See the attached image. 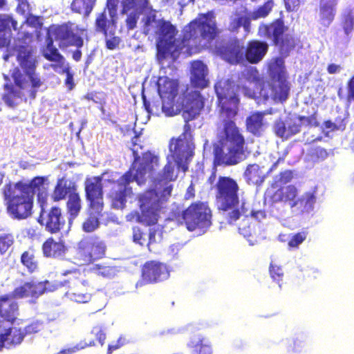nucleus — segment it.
Masks as SVG:
<instances>
[{"instance_id": "a878e982", "label": "nucleus", "mask_w": 354, "mask_h": 354, "mask_svg": "<svg viewBox=\"0 0 354 354\" xmlns=\"http://www.w3.org/2000/svg\"><path fill=\"white\" fill-rule=\"evenodd\" d=\"M18 22L12 15L0 14V48L7 47L10 44V36L6 33L11 34L12 30L19 31Z\"/></svg>"}, {"instance_id": "7ed1b4c3", "label": "nucleus", "mask_w": 354, "mask_h": 354, "mask_svg": "<svg viewBox=\"0 0 354 354\" xmlns=\"http://www.w3.org/2000/svg\"><path fill=\"white\" fill-rule=\"evenodd\" d=\"M32 42V34L24 32L21 37L15 39L13 52L19 66L15 67L10 74L13 84H5L6 91L2 100L9 107H15L19 102L36 97L39 88L43 84L40 76L36 73L37 59L36 48Z\"/></svg>"}, {"instance_id": "1a4fd4ad", "label": "nucleus", "mask_w": 354, "mask_h": 354, "mask_svg": "<svg viewBox=\"0 0 354 354\" xmlns=\"http://www.w3.org/2000/svg\"><path fill=\"white\" fill-rule=\"evenodd\" d=\"M67 279L62 281H52V287L55 290L66 287L65 296L69 299L77 303H87L92 297L93 286L92 283L79 270H73L66 272Z\"/></svg>"}, {"instance_id": "4468645a", "label": "nucleus", "mask_w": 354, "mask_h": 354, "mask_svg": "<svg viewBox=\"0 0 354 354\" xmlns=\"http://www.w3.org/2000/svg\"><path fill=\"white\" fill-rule=\"evenodd\" d=\"M140 272V279L136 284L137 288L147 284L162 282L170 275L167 265L156 260L146 261L141 266Z\"/></svg>"}, {"instance_id": "8fccbe9b", "label": "nucleus", "mask_w": 354, "mask_h": 354, "mask_svg": "<svg viewBox=\"0 0 354 354\" xmlns=\"http://www.w3.org/2000/svg\"><path fill=\"white\" fill-rule=\"evenodd\" d=\"M131 147L130 149L132 151L134 158L137 156H140L139 152L143 149V145L142 144L140 133H136L134 136L131 138Z\"/></svg>"}, {"instance_id": "6ab92c4d", "label": "nucleus", "mask_w": 354, "mask_h": 354, "mask_svg": "<svg viewBox=\"0 0 354 354\" xmlns=\"http://www.w3.org/2000/svg\"><path fill=\"white\" fill-rule=\"evenodd\" d=\"M53 291H55V288L52 287V281L46 280L37 282L31 280L16 287L10 294L14 299L25 297L37 299L44 292Z\"/></svg>"}, {"instance_id": "20e7f679", "label": "nucleus", "mask_w": 354, "mask_h": 354, "mask_svg": "<svg viewBox=\"0 0 354 354\" xmlns=\"http://www.w3.org/2000/svg\"><path fill=\"white\" fill-rule=\"evenodd\" d=\"M160 165V157L158 153L147 150L133 159L130 168L117 180H109L111 183L107 197L114 209H123L127 198L133 194L130 183L134 180L138 184L145 183L147 178L153 177Z\"/></svg>"}, {"instance_id": "0e129e2a", "label": "nucleus", "mask_w": 354, "mask_h": 354, "mask_svg": "<svg viewBox=\"0 0 354 354\" xmlns=\"http://www.w3.org/2000/svg\"><path fill=\"white\" fill-rule=\"evenodd\" d=\"M286 9L288 12L297 11L301 0H283Z\"/></svg>"}, {"instance_id": "13d9d810", "label": "nucleus", "mask_w": 354, "mask_h": 354, "mask_svg": "<svg viewBox=\"0 0 354 354\" xmlns=\"http://www.w3.org/2000/svg\"><path fill=\"white\" fill-rule=\"evenodd\" d=\"M132 231V239L133 242L140 245H144L146 243L145 233L139 227H133Z\"/></svg>"}, {"instance_id": "6e6552de", "label": "nucleus", "mask_w": 354, "mask_h": 354, "mask_svg": "<svg viewBox=\"0 0 354 354\" xmlns=\"http://www.w3.org/2000/svg\"><path fill=\"white\" fill-rule=\"evenodd\" d=\"M165 185L161 191V198L153 189H148L138 197L140 212L137 214V221L145 225H153L158 223L162 209V201H167L171 194L173 186L169 183H162Z\"/></svg>"}, {"instance_id": "f704fd0d", "label": "nucleus", "mask_w": 354, "mask_h": 354, "mask_svg": "<svg viewBox=\"0 0 354 354\" xmlns=\"http://www.w3.org/2000/svg\"><path fill=\"white\" fill-rule=\"evenodd\" d=\"M122 15L129 12H143L149 8V0H121Z\"/></svg>"}, {"instance_id": "c756f323", "label": "nucleus", "mask_w": 354, "mask_h": 354, "mask_svg": "<svg viewBox=\"0 0 354 354\" xmlns=\"http://www.w3.org/2000/svg\"><path fill=\"white\" fill-rule=\"evenodd\" d=\"M11 294H6L0 296V317L3 319L13 323L17 319L19 307Z\"/></svg>"}, {"instance_id": "338daca9", "label": "nucleus", "mask_w": 354, "mask_h": 354, "mask_svg": "<svg viewBox=\"0 0 354 354\" xmlns=\"http://www.w3.org/2000/svg\"><path fill=\"white\" fill-rule=\"evenodd\" d=\"M120 43V39L119 37H112L106 40V46L109 50H114L118 47Z\"/></svg>"}, {"instance_id": "39448f33", "label": "nucleus", "mask_w": 354, "mask_h": 354, "mask_svg": "<svg viewBox=\"0 0 354 354\" xmlns=\"http://www.w3.org/2000/svg\"><path fill=\"white\" fill-rule=\"evenodd\" d=\"M204 102L200 92L192 91L187 97L185 109L182 111L184 120L183 133L178 138H171L169 142V154L177 168L185 172L194 155L195 145L192 131L195 126L190 122L196 120L203 109Z\"/></svg>"}, {"instance_id": "2f4dec72", "label": "nucleus", "mask_w": 354, "mask_h": 354, "mask_svg": "<svg viewBox=\"0 0 354 354\" xmlns=\"http://www.w3.org/2000/svg\"><path fill=\"white\" fill-rule=\"evenodd\" d=\"M115 17L108 19L106 8L99 13L95 20V30L102 33L105 37L114 35L116 30V21Z\"/></svg>"}, {"instance_id": "bf43d9fd", "label": "nucleus", "mask_w": 354, "mask_h": 354, "mask_svg": "<svg viewBox=\"0 0 354 354\" xmlns=\"http://www.w3.org/2000/svg\"><path fill=\"white\" fill-rule=\"evenodd\" d=\"M62 73L66 74V79L64 80V84L66 86L68 91L73 90L75 86V83L73 81V74L71 72V68L68 66L66 67L62 68Z\"/></svg>"}, {"instance_id": "052dcab7", "label": "nucleus", "mask_w": 354, "mask_h": 354, "mask_svg": "<svg viewBox=\"0 0 354 354\" xmlns=\"http://www.w3.org/2000/svg\"><path fill=\"white\" fill-rule=\"evenodd\" d=\"M174 100H168L166 102L162 100L161 104L162 111L165 114L166 116H173L176 114L174 110Z\"/></svg>"}, {"instance_id": "cd10ccee", "label": "nucleus", "mask_w": 354, "mask_h": 354, "mask_svg": "<svg viewBox=\"0 0 354 354\" xmlns=\"http://www.w3.org/2000/svg\"><path fill=\"white\" fill-rule=\"evenodd\" d=\"M207 68L206 65L200 60H196L191 64V84L195 88H203L208 84L206 79Z\"/></svg>"}, {"instance_id": "ea45409f", "label": "nucleus", "mask_w": 354, "mask_h": 354, "mask_svg": "<svg viewBox=\"0 0 354 354\" xmlns=\"http://www.w3.org/2000/svg\"><path fill=\"white\" fill-rule=\"evenodd\" d=\"M95 5L88 0H73L71 9L73 12L88 17Z\"/></svg>"}, {"instance_id": "aec40b11", "label": "nucleus", "mask_w": 354, "mask_h": 354, "mask_svg": "<svg viewBox=\"0 0 354 354\" xmlns=\"http://www.w3.org/2000/svg\"><path fill=\"white\" fill-rule=\"evenodd\" d=\"M46 181V176H35L28 183L19 180L15 183L33 201L35 195L37 194V202L39 206H42L48 203V187L45 185Z\"/></svg>"}, {"instance_id": "423d86ee", "label": "nucleus", "mask_w": 354, "mask_h": 354, "mask_svg": "<svg viewBox=\"0 0 354 354\" xmlns=\"http://www.w3.org/2000/svg\"><path fill=\"white\" fill-rule=\"evenodd\" d=\"M211 12L199 13L182 30L180 48L188 55L210 48L220 30Z\"/></svg>"}, {"instance_id": "e2e57ef3", "label": "nucleus", "mask_w": 354, "mask_h": 354, "mask_svg": "<svg viewBox=\"0 0 354 354\" xmlns=\"http://www.w3.org/2000/svg\"><path fill=\"white\" fill-rule=\"evenodd\" d=\"M91 333L94 334L100 344L102 346L104 343V340L106 339V335L100 326H95L93 328Z\"/></svg>"}, {"instance_id": "bb28decb", "label": "nucleus", "mask_w": 354, "mask_h": 354, "mask_svg": "<svg viewBox=\"0 0 354 354\" xmlns=\"http://www.w3.org/2000/svg\"><path fill=\"white\" fill-rule=\"evenodd\" d=\"M157 90L162 100H174L178 93V82L166 76L159 77Z\"/></svg>"}, {"instance_id": "6e6d98bb", "label": "nucleus", "mask_w": 354, "mask_h": 354, "mask_svg": "<svg viewBox=\"0 0 354 354\" xmlns=\"http://www.w3.org/2000/svg\"><path fill=\"white\" fill-rule=\"evenodd\" d=\"M142 12H129L125 19L126 26L128 30H133L136 27L140 15Z\"/></svg>"}, {"instance_id": "de8ad7c7", "label": "nucleus", "mask_w": 354, "mask_h": 354, "mask_svg": "<svg viewBox=\"0 0 354 354\" xmlns=\"http://www.w3.org/2000/svg\"><path fill=\"white\" fill-rule=\"evenodd\" d=\"M342 28L346 35L352 32L354 27V16L351 10L348 11L342 16Z\"/></svg>"}, {"instance_id": "4c0bfd02", "label": "nucleus", "mask_w": 354, "mask_h": 354, "mask_svg": "<svg viewBox=\"0 0 354 354\" xmlns=\"http://www.w3.org/2000/svg\"><path fill=\"white\" fill-rule=\"evenodd\" d=\"M66 207L67 213L69 215V219L74 220L82 209V199L77 191L75 193H72V194L68 197Z\"/></svg>"}, {"instance_id": "f257e3e1", "label": "nucleus", "mask_w": 354, "mask_h": 354, "mask_svg": "<svg viewBox=\"0 0 354 354\" xmlns=\"http://www.w3.org/2000/svg\"><path fill=\"white\" fill-rule=\"evenodd\" d=\"M257 35L261 38L268 39L277 49L279 57L274 59L268 66L272 83L266 81L255 67H248L242 72V76L254 88L243 86L244 94L252 99L261 98L268 100L270 97L281 102H285L289 95L290 86L287 80L283 59L290 56L299 42L298 37L290 31L283 17L268 23L259 24Z\"/></svg>"}, {"instance_id": "9b49d317", "label": "nucleus", "mask_w": 354, "mask_h": 354, "mask_svg": "<svg viewBox=\"0 0 354 354\" xmlns=\"http://www.w3.org/2000/svg\"><path fill=\"white\" fill-rule=\"evenodd\" d=\"M153 32L156 37V57L159 63H162L174 53L178 30L169 21L160 19L156 21Z\"/></svg>"}, {"instance_id": "5fc2aeb1", "label": "nucleus", "mask_w": 354, "mask_h": 354, "mask_svg": "<svg viewBox=\"0 0 354 354\" xmlns=\"http://www.w3.org/2000/svg\"><path fill=\"white\" fill-rule=\"evenodd\" d=\"M7 333H9V336L12 337V342L15 344H21L24 337V334L20 328H8L6 329Z\"/></svg>"}, {"instance_id": "09e8293b", "label": "nucleus", "mask_w": 354, "mask_h": 354, "mask_svg": "<svg viewBox=\"0 0 354 354\" xmlns=\"http://www.w3.org/2000/svg\"><path fill=\"white\" fill-rule=\"evenodd\" d=\"M307 234L308 233L306 231L299 232L292 234L288 241V247L290 248H298V246L306 240Z\"/></svg>"}, {"instance_id": "37998d69", "label": "nucleus", "mask_w": 354, "mask_h": 354, "mask_svg": "<svg viewBox=\"0 0 354 354\" xmlns=\"http://www.w3.org/2000/svg\"><path fill=\"white\" fill-rule=\"evenodd\" d=\"M204 338H201L197 342L191 341L188 347L194 349L195 354H212V349L210 344L204 342Z\"/></svg>"}, {"instance_id": "dca6fc26", "label": "nucleus", "mask_w": 354, "mask_h": 354, "mask_svg": "<svg viewBox=\"0 0 354 354\" xmlns=\"http://www.w3.org/2000/svg\"><path fill=\"white\" fill-rule=\"evenodd\" d=\"M47 206L48 204L39 206L40 212L37 221L50 234H58L64 229L66 225L62 209L57 205H53L50 208H48Z\"/></svg>"}, {"instance_id": "f3484780", "label": "nucleus", "mask_w": 354, "mask_h": 354, "mask_svg": "<svg viewBox=\"0 0 354 354\" xmlns=\"http://www.w3.org/2000/svg\"><path fill=\"white\" fill-rule=\"evenodd\" d=\"M47 36L54 37L60 44L65 46H76L77 48L84 45L81 36L75 32L73 24L68 21L62 24H52L47 29Z\"/></svg>"}, {"instance_id": "49530a36", "label": "nucleus", "mask_w": 354, "mask_h": 354, "mask_svg": "<svg viewBox=\"0 0 354 354\" xmlns=\"http://www.w3.org/2000/svg\"><path fill=\"white\" fill-rule=\"evenodd\" d=\"M93 269L96 270L98 275L106 278L113 277L117 272L115 266H103L101 264L95 265Z\"/></svg>"}, {"instance_id": "4d7b16f0", "label": "nucleus", "mask_w": 354, "mask_h": 354, "mask_svg": "<svg viewBox=\"0 0 354 354\" xmlns=\"http://www.w3.org/2000/svg\"><path fill=\"white\" fill-rule=\"evenodd\" d=\"M43 326L44 324L42 322L38 320L33 321L24 328V333L26 335L37 333L43 328Z\"/></svg>"}, {"instance_id": "603ef678", "label": "nucleus", "mask_w": 354, "mask_h": 354, "mask_svg": "<svg viewBox=\"0 0 354 354\" xmlns=\"http://www.w3.org/2000/svg\"><path fill=\"white\" fill-rule=\"evenodd\" d=\"M293 178V173L290 170L280 172L274 178V184L285 185L290 183Z\"/></svg>"}, {"instance_id": "72a5a7b5", "label": "nucleus", "mask_w": 354, "mask_h": 354, "mask_svg": "<svg viewBox=\"0 0 354 354\" xmlns=\"http://www.w3.org/2000/svg\"><path fill=\"white\" fill-rule=\"evenodd\" d=\"M243 175L248 183L257 185H261L266 177L262 168L257 164L249 165Z\"/></svg>"}, {"instance_id": "c85d7f7f", "label": "nucleus", "mask_w": 354, "mask_h": 354, "mask_svg": "<svg viewBox=\"0 0 354 354\" xmlns=\"http://www.w3.org/2000/svg\"><path fill=\"white\" fill-rule=\"evenodd\" d=\"M337 0H320L319 6V21L324 27H328L336 15Z\"/></svg>"}, {"instance_id": "b1692460", "label": "nucleus", "mask_w": 354, "mask_h": 354, "mask_svg": "<svg viewBox=\"0 0 354 354\" xmlns=\"http://www.w3.org/2000/svg\"><path fill=\"white\" fill-rule=\"evenodd\" d=\"M298 196V190L293 185L281 186L270 196L272 203H282L288 205L291 208L296 207L295 199Z\"/></svg>"}, {"instance_id": "864d4df0", "label": "nucleus", "mask_w": 354, "mask_h": 354, "mask_svg": "<svg viewBox=\"0 0 354 354\" xmlns=\"http://www.w3.org/2000/svg\"><path fill=\"white\" fill-rule=\"evenodd\" d=\"M297 120H300L301 125L304 126L317 127L319 125L317 118V112H314L310 116L299 115L297 117Z\"/></svg>"}, {"instance_id": "4be33fe9", "label": "nucleus", "mask_w": 354, "mask_h": 354, "mask_svg": "<svg viewBox=\"0 0 354 354\" xmlns=\"http://www.w3.org/2000/svg\"><path fill=\"white\" fill-rule=\"evenodd\" d=\"M269 44L266 41L251 39L248 41L243 51V61L251 64L259 63L268 53Z\"/></svg>"}, {"instance_id": "a18cd8bd", "label": "nucleus", "mask_w": 354, "mask_h": 354, "mask_svg": "<svg viewBox=\"0 0 354 354\" xmlns=\"http://www.w3.org/2000/svg\"><path fill=\"white\" fill-rule=\"evenodd\" d=\"M308 156L313 162H319L328 158V152L326 149L317 147L310 149Z\"/></svg>"}, {"instance_id": "393cba45", "label": "nucleus", "mask_w": 354, "mask_h": 354, "mask_svg": "<svg viewBox=\"0 0 354 354\" xmlns=\"http://www.w3.org/2000/svg\"><path fill=\"white\" fill-rule=\"evenodd\" d=\"M77 191L76 183L68 180L66 177L59 178L53 188L51 199L53 202H59L64 200L66 196L69 197L72 193Z\"/></svg>"}, {"instance_id": "69168bd1", "label": "nucleus", "mask_w": 354, "mask_h": 354, "mask_svg": "<svg viewBox=\"0 0 354 354\" xmlns=\"http://www.w3.org/2000/svg\"><path fill=\"white\" fill-rule=\"evenodd\" d=\"M119 0H106V9H108L111 17H115L117 12Z\"/></svg>"}, {"instance_id": "f03ea898", "label": "nucleus", "mask_w": 354, "mask_h": 354, "mask_svg": "<svg viewBox=\"0 0 354 354\" xmlns=\"http://www.w3.org/2000/svg\"><path fill=\"white\" fill-rule=\"evenodd\" d=\"M215 92L221 107V113L225 116L217 142L213 145V165L232 166L246 158V142L241 129L233 118L238 113L239 99L233 86L227 81L215 84Z\"/></svg>"}, {"instance_id": "2eb2a0df", "label": "nucleus", "mask_w": 354, "mask_h": 354, "mask_svg": "<svg viewBox=\"0 0 354 354\" xmlns=\"http://www.w3.org/2000/svg\"><path fill=\"white\" fill-rule=\"evenodd\" d=\"M103 175L86 178L84 186L85 198L91 211L100 215L104 209Z\"/></svg>"}, {"instance_id": "58836bf2", "label": "nucleus", "mask_w": 354, "mask_h": 354, "mask_svg": "<svg viewBox=\"0 0 354 354\" xmlns=\"http://www.w3.org/2000/svg\"><path fill=\"white\" fill-rule=\"evenodd\" d=\"M315 196L313 192H306L301 197L295 199L296 207L302 212H309L313 208L315 203Z\"/></svg>"}, {"instance_id": "0eeeda50", "label": "nucleus", "mask_w": 354, "mask_h": 354, "mask_svg": "<svg viewBox=\"0 0 354 354\" xmlns=\"http://www.w3.org/2000/svg\"><path fill=\"white\" fill-rule=\"evenodd\" d=\"M214 189L217 208L227 212L225 218L229 224H234L241 216H247L248 203L244 200L240 201V187L235 179L219 176Z\"/></svg>"}, {"instance_id": "412c9836", "label": "nucleus", "mask_w": 354, "mask_h": 354, "mask_svg": "<svg viewBox=\"0 0 354 354\" xmlns=\"http://www.w3.org/2000/svg\"><path fill=\"white\" fill-rule=\"evenodd\" d=\"M41 249L44 257L63 260L68 251V246L62 237L49 236L41 244Z\"/></svg>"}, {"instance_id": "c03bdc74", "label": "nucleus", "mask_w": 354, "mask_h": 354, "mask_svg": "<svg viewBox=\"0 0 354 354\" xmlns=\"http://www.w3.org/2000/svg\"><path fill=\"white\" fill-rule=\"evenodd\" d=\"M15 242L12 233H3L0 234V254L4 255Z\"/></svg>"}, {"instance_id": "473e14b6", "label": "nucleus", "mask_w": 354, "mask_h": 354, "mask_svg": "<svg viewBox=\"0 0 354 354\" xmlns=\"http://www.w3.org/2000/svg\"><path fill=\"white\" fill-rule=\"evenodd\" d=\"M20 262L28 273L32 274L38 271L39 261L36 256V250L33 246L29 247L21 253Z\"/></svg>"}, {"instance_id": "5701e85b", "label": "nucleus", "mask_w": 354, "mask_h": 354, "mask_svg": "<svg viewBox=\"0 0 354 354\" xmlns=\"http://www.w3.org/2000/svg\"><path fill=\"white\" fill-rule=\"evenodd\" d=\"M301 122L296 118H288L286 122L281 119L275 121L273 130L275 135L282 139L289 138L299 133L301 131Z\"/></svg>"}, {"instance_id": "79ce46f5", "label": "nucleus", "mask_w": 354, "mask_h": 354, "mask_svg": "<svg viewBox=\"0 0 354 354\" xmlns=\"http://www.w3.org/2000/svg\"><path fill=\"white\" fill-rule=\"evenodd\" d=\"M274 6V2L272 0H268L263 5L259 6L256 10L250 14V19L252 20H257L260 18L266 17Z\"/></svg>"}, {"instance_id": "774afa93", "label": "nucleus", "mask_w": 354, "mask_h": 354, "mask_svg": "<svg viewBox=\"0 0 354 354\" xmlns=\"http://www.w3.org/2000/svg\"><path fill=\"white\" fill-rule=\"evenodd\" d=\"M348 99L354 100V75L348 83Z\"/></svg>"}, {"instance_id": "ddd939ff", "label": "nucleus", "mask_w": 354, "mask_h": 354, "mask_svg": "<svg viewBox=\"0 0 354 354\" xmlns=\"http://www.w3.org/2000/svg\"><path fill=\"white\" fill-rule=\"evenodd\" d=\"M7 209L14 218L25 219L32 214L34 201L15 183L6 193Z\"/></svg>"}, {"instance_id": "a211bd4d", "label": "nucleus", "mask_w": 354, "mask_h": 354, "mask_svg": "<svg viewBox=\"0 0 354 354\" xmlns=\"http://www.w3.org/2000/svg\"><path fill=\"white\" fill-rule=\"evenodd\" d=\"M215 51L230 64L236 65L243 62L244 46L241 39L236 37L223 39L216 44Z\"/></svg>"}, {"instance_id": "3c124183", "label": "nucleus", "mask_w": 354, "mask_h": 354, "mask_svg": "<svg viewBox=\"0 0 354 354\" xmlns=\"http://www.w3.org/2000/svg\"><path fill=\"white\" fill-rule=\"evenodd\" d=\"M269 272L271 278L281 286L280 282L282 281L283 278V272L281 268L271 263L269 267Z\"/></svg>"}, {"instance_id": "f8f14e48", "label": "nucleus", "mask_w": 354, "mask_h": 354, "mask_svg": "<svg viewBox=\"0 0 354 354\" xmlns=\"http://www.w3.org/2000/svg\"><path fill=\"white\" fill-rule=\"evenodd\" d=\"M106 245L97 235L83 236L75 248L76 259L82 265H90L105 257Z\"/></svg>"}, {"instance_id": "7c9ffc66", "label": "nucleus", "mask_w": 354, "mask_h": 354, "mask_svg": "<svg viewBox=\"0 0 354 354\" xmlns=\"http://www.w3.org/2000/svg\"><path fill=\"white\" fill-rule=\"evenodd\" d=\"M42 55L46 60L56 63L51 64V67L54 71H57L58 68H63L65 58L54 46L53 37L47 36L46 45L42 50Z\"/></svg>"}, {"instance_id": "a19ab883", "label": "nucleus", "mask_w": 354, "mask_h": 354, "mask_svg": "<svg viewBox=\"0 0 354 354\" xmlns=\"http://www.w3.org/2000/svg\"><path fill=\"white\" fill-rule=\"evenodd\" d=\"M91 212L82 224V229L86 233H91L97 230L100 226L99 218L103 216L102 212L100 215L93 211Z\"/></svg>"}, {"instance_id": "9d476101", "label": "nucleus", "mask_w": 354, "mask_h": 354, "mask_svg": "<svg viewBox=\"0 0 354 354\" xmlns=\"http://www.w3.org/2000/svg\"><path fill=\"white\" fill-rule=\"evenodd\" d=\"M211 218L212 212L207 203L198 201L192 203L181 213L175 214L174 219L178 224H185L187 229L192 232L208 228L212 224Z\"/></svg>"}, {"instance_id": "e433bc0d", "label": "nucleus", "mask_w": 354, "mask_h": 354, "mask_svg": "<svg viewBox=\"0 0 354 354\" xmlns=\"http://www.w3.org/2000/svg\"><path fill=\"white\" fill-rule=\"evenodd\" d=\"M264 115L263 112H255L250 115L245 122L247 130L254 136H259L263 130Z\"/></svg>"}, {"instance_id": "c9c22d12", "label": "nucleus", "mask_w": 354, "mask_h": 354, "mask_svg": "<svg viewBox=\"0 0 354 354\" xmlns=\"http://www.w3.org/2000/svg\"><path fill=\"white\" fill-rule=\"evenodd\" d=\"M166 159L167 162L156 179V186L158 185H161L162 183H170L171 181H175L178 177V174L175 173L174 165L172 162V161H174L172 158L167 155Z\"/></svg>"}, {"instance_id": "680f3d73", "label": "nucleus", "mask_w": 354, "mask_h": 354, "mask_svg": "<svg viewBox=\"0 0 354 354\" xmlns=\"http://www.w3.org/2000/svg\"><path fill=\"white\" fill-rule=\"evenodd\" d=\"M25 23H26L29 26L35 28H41L43 25V23L41 21V17L33 15H29L26 17Z\"/></svg>"}]
</instances>
